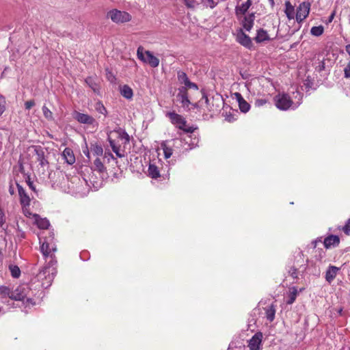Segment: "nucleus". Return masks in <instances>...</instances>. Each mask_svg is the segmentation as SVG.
Listing matches in <instances>:
<instances>
[{"instance_id":"nucleus-2","label":"nucleus","mask_w":350,"mask_h":350,"mask_svg":"<svg viewBox=\"0 0 350 350\" xmlns=\"http://www.w3.org/2000/svg\"><path fill=\"white\" fill-rule=\"evenodd\" d=\"M167 116L170 118L172 124L179 129L188 133H192L194 131L195 129L192 126H187V121L185 119L176 112H168L167 113Z\"/></svg>"},{"instance_id":"nucleus-20","label":"nucleus","mask_w":350,"mask_h":350,"mask_svg":"<svg viewBox=\"0 0 350 350\" xmlns=\"http://www.w3.org/2000/svg\"><path fill=\"white\" fill-rule=\"evenodd\" d=\"M269 36L267 31L263 29H259L257 30L256 36L254 38V40L257 43H260L265 41L270 40Z\"/></svg>"},{"instance_id":"nucleus-15","label":"nucleus","mask_w":350,"mask_h":350,"mask_svg":"<svg viewBox=\"0 0 350 350\" xmlns=\"http://www.w3.org/2000/svg\"><path fill=\"white\" fill-rule=\"evenodd\" d=\"M33 219L34 224L40 229H47L50 226L49 221L46 218H42L38 214L33 215Z\"/></svg>"},{"instance_id":"nucleus-31","label":"nucleus","mask_w":350,"mask_h":350,"mask_svg":"<svg viewBox=\"0 0 350 350\" xmlns=\"http://www.w3.org/2000/svg\"><path fill=\"white\" fill-rule=\"evenodd\" d=\"M324 32V27L323 25L312 27L310 29V33L314 36L319 37L321 36Z\"/></svg>"},{"instance_id":"nucleus-35","label":"nucleus","mask_w":350,"mask_h":350,"mask_svg":"<svg viewBox=\"0 0 350 350\" xmlns=\"http://www.w3.org/2000/svg\"><path fill=\"white\" fill-rule=\"evenodd\" d=\"M161 148L163 150L165 159L170 158L173 153L172 149L167 145L165 142H162Z\"/></svg>"},{"instance_id":"nucleus-23","label":"nucleus","mask_w":350,"mask_h":350,"mask_svg":"<svg viewBox=\"0 0 350 350\" xmlns=\"http://www.w3.org/2000/svg\"><path fill=\"white\" fill-rule=\"evenodd\" d=\"M148 176L152 178H157L160 176L159 168L154 163H150L148 167Z\"/></svg>"},{"instance_id":"nucleus-3","label":"nucleus","mask_w":350,"mask_h":350,"mask_svg":"<svg viewBox=\"0 0 350 350\" xmlns=\"http://www.w3.org/2000/svg\"><path fill=\"white\" fill-rule=\"evenodd\" d=\"M40 243H41L40 251L45 258L50 257L51 260L53 259L54 253L56 252V245L53 242V237L51 236L48 238H44L42 241L40 238Z\"/></svg>"},{"instance_id":"nucleus-29","label":"nucleus","mask_w":350,"mask_h":350,"mask_svg":"<svg viewBox=\"0 0 350 350\" xmlns=\"http://www.w3.org/2000/svg\"><path fill=\"white\" fill-rule=\"evenodd\" d=\"M298 295V291L296 287L293 286L290 288V292L288 295V299L286 300L287 304H292L296 299Z\"/></svg>"},{"instance_id":"nucleus-9","label":"nucleus","mask_w":350,"mask_h":350,"mask_svg":"<svg viewBox=\"0 0 350 350\" xmlns=\"http://www.w3.org/2000/svg\"><path fill=\"white\" fill-rule=\"evenodd\" d=\"M263 335L262 332H256L248 341L250 350H260L262 349V341Z\"/></svg>"},{"instance_id":"nucleus-56","label":"nucleus","mask_w":350,"mask_h":350,"mask_svg":"<svg viewBox=\"0 0 350 350\" xmlns=\"http://www.w3.org/2000/svg\"><path fill=\"white\" fill-rule=\"evenodd\" d=\"M301 268H302L301 271L304 272L306 269V265H301L300 267V269H301Z\"/></svg>"},{"instance_id":"nucleus-17","label":"nucleus","mask_w":350,"mask_h":350,"mask_svg":"<svg viewBox=\"0 0 350 350\" xmlns=\"http://www.w3.org/2000/svg\"><path fill=\"white\" fill-rule=\"evenodd\" d=\"M340 243L339 237L336 235H329L324 239L323 245L325 247L329 248L332 246L335 247Z\"/></svg>"},{"instance_id":"nucleus-62","label":"nucleus","mask_w":350,"mask_h":350,"mask_svg":"<svg viewBox=\"0 0 350 350\" xmlns=\"http://www.w3.org/2000/svg\"><path fill=\"white\" fill-rule=\"evenodd\" d=\"M10 192L11 193V194H12L14 193L13 190H11V189H10Z\"/></svg>"},{"instance_id":"nucleus-43","label":"nucleus","mask_w":350,"mask_h":350,"mask_svg":"<svg viewBox=\"0 0 350 350\" xmlns=\"http://www.w3.org/2000/svg\"><path fill=\"white\" fill-rule=\"evenodd\" d=\"M26 183H27V185L29 186V189H31L35 193H36V187L33 184V182L31 180V178L29 176H27L26 178Z\"/></svg>"},{"instance_id":"nucleus-5","label":"nucleus","mask_w":350,"mask_h":350,"mask_svg":"<svg viewBox=\"0 0 350 350\" xmlns=\"http://www.w3.org/2000/svg\"><path fill=\"white\" fill-rule=\"evenodd\" d=\"M107 17L116 24H121L129 22L132 19L131 15L125 11L118 9H112L107 13Z\"/></svg>"},{"instance_id":"nucleus-61","label":"nucleus","mask_w":350,"mask_h":350,"mask_svg":"<svg viewBox=\"0 0 350 350\" xmlns=\"http://www.w3.org/2000/svg\"><path fill=\"white\" fill-rule=\"evenodd\" d=\"M126 139L129 141V135H127V134L126 133Z\"/></svg>"},{"instance_id":"nucleus-28","label":"nucleus","mask_w":350,"mask_h":350,"mask_svg":"<svg viewBox=\"0 0 350 350\" xmlns=\"http://www.w3.org/2000/svg\"><path fill=\"white\" fill-rule=\"evenodd\" d=\"M85 83L95 93H99L98 85L97 84L96 81L93 79V77H87L85 79Z\"/></svg>"},{"instance_id":"nucleus-36","label":"nucleus","mask_w":350,"mask_h":350,"mask_svg":"<svg viewBox=\"0 0 350 350\" xmlns=\"http://www.w3.org/2000/svg\"><path fill=\"white\" fill-rule=\"evenodd\" d=\"M177 78L179 83L184 85L186 84L188 81H189L187 74L181 70L178 71Z\"/></svg>"},{"instance_id":"nucleus-33","label":"nucleus","mask_w":350,"mask_h":350,"mask_svg":"<svg viewBox=\"0 0 350 350\" xmlns=\"http://www.w3.org/2000/svg\"><path fill=\"white\" fill-rule=\"evenodd\" d=\"M183 2L187 8L192 10L196 8L200 4L199 0H183Z\"/></svg>"},{"instance_id":"nucleus-48","label":"nucleus","mask_w":350,"mask_h":350,"mask_svg":"<svg viewBox=\"0 0 350 350\" xmlns=\"http://www.w3.org/2000/svg\"><path fill=\"white\" fill-rule=\"evenodd\" d=\"M35 105V102L33 100H27L25 103V107L26 109H30L32 107Z\"/></svg>"},{"instance_id":"nucleus-63","label":"nucleus","mask_w":350,"mask_h":350,"mask_svg":"<svg viewBox=\"0 0 350 350\" xmlns=\"http://www.w3.org/2000/svg\"><path fill=\"white\" fill-rule=\"evenodd\" d=\"M28 302H31V305H33V302H31V299L30 301H29Z\"/></svg>"},{"instance_id":"nucleus-24","label":"nucleus","mask_w":350,"mask_h":350,"mask_svg":"<svg viewBox=\"0 0 350 350\" xmlns=\"http://www.w3.org/2000/svg\"><path fill=\"white\" fill-rule=\"evenodd\" d=\"M120 94L126 99H131L133 96V90L127 85H124L120 88Z\"/></svg>"},{"instance_id":"nucleus-12","label":"nucleus","mask_w":350,"mask_h":350,"mask_svg":"<svg viewBox=\"0 0 350 350\" xmlns=\"http://www.w3.org/2000/svg\"><path fill=\"white\" fill-rule=\"evenodd\" d=\"M74 118L81 124L92 125L96 123V120L92 116L78 111L74 113Z\"/></svg>"},{"instance_id":"nucleus-50","label":"nucleus","mask_w":350,"mask_h":350,"mask_svg":"<svg viewBox=\"0 0 350 350\" xmlns=\"http://www.w3.org/2000/svg\"><path fill=\"white\" fill-rule=\"evenodd\" d=\"M335 16V11H334L330 16L328 17L327 20L326 21V24H329L332 22Z\"/></svg>"},{"instance_id":"nucleus-49","label":"nucleus","mask_w":350,"mask_h":350,"mask_svg":"<svg viewBox=\"0 0 350 350\" xmlns=\"http://www.w3.org/2000/svg\"><path fill=\"white\" fill-rule=\"evenodd\" d=\"M109 142L113 151L119 148V147L116 145V143L113 140L109 139Z\"/></svg>"},{"instance_id":"nucleus-39","label":"nucleus","mask_w":350,"mask_h":350,"mask_svg":"<svg viewBox=\"0 0 350 350\" xmlns=\"http://www.w3.org/2000/svg\"><path fill=\"white\" fill-rule=\"evenodd\" d=\"M200 3H203L206 7L213 8L217 4V2L214 0H199Z\"/></svg>"},{"instance_id":"nucleus-22","label":"nucleus","mask_w":350,"mask_h":350,"mask_svg":"<svg viewBox=\"0 0 350 350\" xmlns=\"http://www.w3.org/2000/svg\"><path fill=\"white\" fill-rule=\"evenodd\" d=\"M265 311V317L269 321L272 322L275 319V307L273 304L267 306L264 308Z\"/></svg>"},{"instance_id":"nucleus-64","label":"nucleus","mask_w":350,"mask_h":350,"mask_svg":"<svg viewBox=\"0 0 350 350\" xmlns=\"http://www.w3.org/2000/svg\"><path fill=\"white\" fill-rule=\"evenodd\" d=\"M28 302H31V305H33V302H31V299L30 301H29Z\"/></svg>"},{"instance_id":"nucleus-41","label":"nucleus","mask_w":350,"mask_h":350,"mask_svg":"<svg viewBox=\"0 0 350 350\" xmlns=\"http://www.w3.org/2000/svg\"><path fill=\"white\" fill-rule=\"evenodd\" d=\"M23 213L27 217H33V215L29 211V205H22Z\"/></svg>"},{"instance_id":"nucleus-11","label":"nucleus","mask_w":350,"mask_h":350,"mask_svg":"<svg viewBox=\"0 0 350 350\" xmlns=\"http://www.w3.org/2000/svg\"><path fill=\"white\" fill-rule=\"evenodd\" d=\"M176 97L178 101L182 104L183 108L189 109L191 102L189 99L187 87L179 88Z\"/></svg>"},{"instance_id":"nucleus-40","label":"nucleus","mask_w":350,"mask_h":350,"mask_svg":"<svg viewBox=\"0 0 350 350\" xmlns=\"http://www.w3.org/2000/svg\"><path fill=\"white\" fill-rule=\"evenodd\" d=\"M6 109V101L4 96L0 94V116L3 113Z\"/></svg>"},{"instance_id":"nucleus-4","label":"nucleus","mask_w":350,"mask_h":350,"mask_svg":"<svg viewBox=\"0 0 350 350\" xmlns=\"http://www.w3.org/2000/svg\"><path fill=\"white\" fill-rule=\"evenodd\" d=\"M137 56L142 62L149 64L152 68H156L159 65V58L154 56L150 51H144L142 46L137 48Z\"/></svg>"},{"instance_id":"nucleus-34","label":"nucleus","mask_w":350,"mask_h":350,"mask_svg":"<svg viewBox=\"0 0 350 350\" xmlns=\"http://www.w3.org/2000/svg\"><path fill=\"white\" fill-rule=\"evenodd\" d=\"M95 109L98 113L104 115L105 117L107 116V111L105 107L100 101H98L96 103Z\"/></svg>"},{"instance_id":"nucleus-18","label":"nucleus","mask_w":350,"mask_h":350,"mask_svg":"<svg viewBox=\"0 0 350 350\" xmlns=\"http://www.w3.org/2000/svg\"><path fill=\"white\" fill-rule=\"evenodd\" d=\"M254 14H251L247 16H245L242 21L243 27L247 31H250L254 25Z\"/></svg>"},{"instance_id":"nucleus-44","label":"nucleus","mask_w":350,"mask_h":350,"mask_svg":"<svg viewBox=\"0 0 350 350\" xmlns=\"http://www.w3.org/2000/svg\"><path fill=\"white\" fill-rule=\"evenodd\" d=\"M342 230L346 234H350V219L347 221L345 226L342 228Z\"/></svg>"},{"instance_id":"nucleus-25","label":"nucleus","mask_w":350,"mask_h":350,"mask_svg":"<svg viewBox=\"0 0 350 350\" xmlns=\"http://www.w3.org/2000/svg\"><path fill=\"white\" fill-rule=\"evenodd\" d=\"M284 12L286 17L289 19H293L295 16V9L289 1L285 2V10Z\"/></svg>"},{"instance_id":"nucleus-57","label":"nucleus","mask_w":350,"mask_h":350,"mask_svg":"<svg viewBox=\"0 0 350 350\" xmlns=\"http://www.w3.org/2000/svg\"><path fill=\"white\" fill-rule=\"evenodd\" d=\"M324 68H325L324 63H323V62H321V66H320L319 70H321L324 69Z\"/></svg>"},{"instance_id":"nucleus-45","label":"nucleus","mask_w":350,"mask_h":350,"mask_svg":"<svg viewBox=\"0 0 350 350\" xmlns=\"http://www.w3.org/2000/svg\"><path fill=\"white\" fill-rule=\"evenodd\" d=\"M289 274L291 275V276L295 279V278H298V273H297V269L295 267H292L290 270H289Z\"/></svg>"},{"instance_id":"nucleus-52","label":"nucleus","mask_w":350,"mask_h":350,"mask_svg":"<svg viewBox=\"0 0 350 350\" xmlns=\"http://www.w3.org/2000/svg\"><path fill=\"white\" fill-rule=\"evenodd\" d=\"M265 103H266V101L265 100H262V99L257 100L256 101V105L258 106H261V105H264Z\"/></svg>"},{"instance_id":"nucleus-19","label":"nucleus","mask_w":350,"mask_h":350,"mask_svg":"<svg viewBox=\"0 0 350 350\" xmlns=\"http://www.w3.org/2000/svg\"><path fill=\"white\" fill-rule=\"evenodd\" d=\"M252 0H247L245 2H243L241 4L237 5L235 9L236 14L237 16L245 14L252 5Z\"/></svg>"},{"instance_id":"nucleus-54","label":"nucleus","mask_w":350,"mask_h":350,"mask_svg":"<svg viewBox=\"0 0 350 350\" xmlns=\"http://www.w3.org/2000/svg\"><path fill=\"white\" fill-rule=\"evenodd\" d=\"M202 99V100H204V102H205L206 104H208V98L207 96H206L205 94H203Z\"/></svg>"},{"instance_id":"nucleus-6","label":"nucleus","mask_w":350,"mask_h":350,"mask_svg":"<svg viewBox=\"0 0 350 350\" xmlns=\"http://www.w3.org/2000/svg\"><path fill=\"white\" fill-rule=\"evenodd\" d=\"M38 279L42 280V286L47 288L51 286L54 277V269L49 267H44L38 275Z\"/></svg>"},{"instance_id":"nucleus-46","label":"nucleus","mask_w":350,"mask_h":350,"mask_svg":"<svg viewBox=\"0 0 350 350\" xmlns=\"http://www.w3.org/2000/svg\"><path fill=\"white\" fill-rule=\"evenodd\" d=\"M5 222V216L3 211L0 207V226H2Z\"/></svg>"},{"instance_id":"nucleus-16","label":"nucleus","mask_w":350,"mask_h":350,"mask_svg":"<svg viewBox=\"0 0 350 350\" xmlns=\"http://www.w3.org/2000/svg\"><path fill=\"white\" fill-rule=\"evenodd\" d=\"M234 96L239 103L240 110L243 113L247 112L250 109V104L243 98L240 93L236 92Z\"/></svg>"},{"instance_id":"nucleus-55","label":"nucleus","mask_w":350,"mask_h":350,"mask_svg":"<svg viewBox=\"0 0 350 350\" xmlns=\"http://www.w3.org/2000/svg\"><path fill=\"white\" fill-rule=\"evenodd\" d=\"M192 106V108L193 109H198V103H191L190 104Z\"/></svg>"},{"instance_id":"nucleus-51","label":"nucleus","mask_w":350,"mask_h":350,"mask_svg":"<svg viewBox=\"0 0 350 350\" xmlns=\"http://www.w3.org/2000/svg\"><path fill=\"white\" fill-rule=\"evenodd\" d=\"M83 152L84 154H85V155L88 157V159L90 160V154H92V153H91V151H90V150H88V146H85V150H83Z\"/></svg>"},{"instance_id":"nucleus-21","label":"nucleus","mask_w":350,"mask_h":350,"mask_svg":"<svg viewBox=\"0 0 350 350\" xmlns=\"http://www.w3.org/2000/svg\"><path fill=\"white\" fill-rule=\"evenodd\" d=\"M62 157L66 162L70 165L73 164L75 162V157L73 154L72 149L66 148L62 152Z\"/></svg>"},{"instance_id":"nucleus-60","label":"nucleus","mask_w":350,"mask_h":350,"mask_svg":"<svg viewBox=\"0 0 350 350\" xmlns=\"http://www.w3.org/2000/svg\"><path fill=\"white\" fill-rule=\"evenodd\" d=\"M2 149V144L0 142V150Z\"/></svg>"},{"instance_id":"nucleus-8","label":"nucleus","mask_w":350,"mask_h":350,"mask_svg":"<svg viewBox=\"0 0 350 350\" xmlns=\"http://www.w3.org/2000/svg\"><path fill=\"white\" fill-rule=\"evenodd\" d=\"M310 6L311 4L308 1H304L299 4L296 12V21L298 23H301L307 18L310 13Z\"/></svg>"},{"instance_id":"nucleus-59","label":"nucleus","mask_w":350,"mask_h":350,"mask_svg":"<svg viewBox=\"0 0 350 350\" xmlns=\"http://www.w3.org/2000/svg\"><path fill=\"white\" fill-rule=\"evenodd\" d=\"M319 241H321V239L319 240ZM318 242V240H316L314 241V247L317 246V243Z\"/></svg>"},{"instance_id":"nucleus-14","label":"nucleus","mask_w":350,"mask_h":350,"mask_svg":"<svg viewBox=\"0 0 350 350\" xmlns=\"http://www.w3.org/2000/svg\"><path fill=\"white\" fill-rule=\"evenodd\" d=\"M16 186L21 205H29L31 202L29 196L27 195V193L21 185L16 183Z\"/></svg>"},{"instance_id":"nucleus-7","label":"nucleus","mask_w":350,"mask_h":350,"mask_svg":"<svg viewBox=\"0 0 350 350\" xmlns=\"http://www.w3.org/2000/svg\"><path fill=\"white\" fill-rule=\"evenodd\" d=\"M29 291L30 289L27 285L18 286L15 290L12 291L11 299L23 301L26 299L27 301H29L31 300L30 298L27 297Z\"/></svg>"},{"instance_id":"nucleus-38","label":"nucleus","mask_w":350,"mask_h":350,"mask_svg":"<svg viewBox=\"0 0 350 350\" xmlns=\"http://www.w3.org/2000/svg\"><path fill=\"white\" fill-rule=\"evenodd\" d=\"M42 109L43 115L45 117V118H46L49 120H52L53 119V113L48 107H46L45 105H44L42 107Z\"/></svg>"},{"instance_id":"nucleus-1","label":"nucleus","mask_w":350,"mask_h":350,"mask_svg":"<svg viewBox=\"0 0 350 350\" xmlns=\"http://www.w3.org/2000/svg\"><path fill=\"white\" fill-rule=\"evenodd\" d=\"M274 101L276 107L283 111L288 110L290 108L295 109L300 104V103H298L297 104L294 105L289 95L285 93L278 94L276 95L274 97Z\"/></svg>"},{"instance_id":"nucleus-30","label":"nucleus","mask_w":350,"mask_h":350,"mask_svg":"<svg viewBox=\"0 0 350 350\" xmlns=\"http://www.w3.org/2000/svg\"><path fill=\"white\" fill-rule=\"evenodd\" d=\"M94 170H96L99 172H103L105 171L106 168L104 166L103 162L98 157H96L94 161Z\"/></svg>"},{"instance_id":"nucleus-27","label":"nucleus","mask_w":350,"mask_h":350,"mask_svg":"<svg viewBox=\"0 0 350 350\" xmlns=\"http://www.w3.org/2000/svg\"><path fill=\"white\" fill-rule=\"evenodd\" d=\"M90 151L91 153L96 157H100L103 154V147L97 144L91 145Z\"/></svg>"},{"instance_id":"nucleus-37","label":"nucleus","mask_w":350,"mask_h":350,"mask_svg":"<svg viewBox=\"0 0 350 350\" xmlns=\"http://www.w3.org/2000/svg\"><path fill=\"white\" fill-rule=\"evenodd\" d=\"M9 269L13 278H18L21 275V270L18 266L10 265Z\"/></svg>"},{"instance_id":"nucleus-58","label":"nucleus","mask_w":350,"mask_h":350,"mask_svg":"<svg viewBox=\"0 0 350 350\" xmlns=\"http://www.w3.org/2000/svg\"><path fill=\"white\" fill-rule=\"evenodd\" d=\"M269 2L270 3V4L271 5V6H273L274 5V1L273 0H269Z\"/></svg>"},{"instance_id":"nucleus-10","label":"nucleus","mask_w":350,"mask_h":350,"mask_svg":"<svg viewBox=\"0 0 350 350\" xmlns=\"http://www.w3.org/2000/svg\"><path fill=\"white\" fill-rule=\"evenodd\" d=\"M236 40L240 44L247 49H251L253 46L250 37L246 35L241 29L237 31Z\"/></svg>"},{"instance_id":"nucleus-32","label":"nucleus","mask_w":350,"mask_h":350,"mask_svg":"<svg viewBox=\"0 0 350 350\" xmlns=\"http://www.w3.org/2000/svg\"><path fill=\"white\" fill-rule=\"evenodd\" d=\"M12 291L5 286H0V295L3 298L9 297L11 299Z\"/></svg>"},{"instance_id":"nucleus-53","label":"nucleus","mask_w":350,"mask_h":350,"mask_svg":"<svg viewBox=\"0 0 350 350\" xmlns=\"http://www.w3.org/2000/svg\"><path fill=\"white\" fill-rule=\"evenodd\" d=\"M113 152L116 153V154L118 157H123V155L122 154L120 153V148H118L117 150H115L113 151Z\"/></svg>"},{"instance_id":"nucleus-26","label":"nucleus","mask_w":350,"mask_h":350,"mask_svg":"<svg viewBox=\"0 0 350 350\" xmlns=\"http://www.w3.org/2000/svg\"><path fill=\"white\" fill-rule=\"evenodd\" d=\"M35 151L37 156V161L39 162V164L41 166L44 167L45 165L48 163L47 161L44 157V151L41 148H37L35 150Z\"/></svg>"},{"instance_id":"nucleus-42","label":"nucleus","mask_w":350,"mask_h":350,"mask_svg":"<svg viewBox=\"0 0 350 350\" xmlns=\"http://www.w3.org/2000/svg\"><path fill=\"white\" fill-rule=\"evenodd\" d=\"M184 87H187V89H193L196 90H198V85L195 83L190 81V80L188 81L186 84H185Z\"/></svg>"},{"instance_id":"nucleus-13","label":"nucleus","mask_w":350,"mask_h":350,"mask_svg":"<svg viewBox=\"0 0 350 350\" xmlns=\"http://www.w3.org/2000/svg\"><path fill=\"white\" fill-rule=\"evenodd\" d=\"M340 268L337 267L334 265H329L327 268V269L325 271V280L329 283L331 284L336 276L337 275L338 271H340Z\"/></svg>"},{"instance_id":"nucleus-47","label":"nucleus","mask_w":350,"mask_h":350,"mask_svg":"<svg viewBox=\"0 0 350 350\" xmlns=\"http://www.w3.org/2000/svg\"><path fill=\"white\" fill-rule=\"evenodd\" d=\"M344 74L345 78H350V62L344 69Z\"/></svg>"}]
</instances>
